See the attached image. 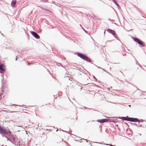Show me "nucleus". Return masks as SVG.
Wrapping results in <instances>:
<instances>
[{"label":"nucleus","mask_w":146,"mask_h":146,"mask_svg":"<svg viewBox=\"0 0 146 146\" xmlns=\"http://www.w3.org/2000/svg\"><path fill=\"white\" fill-rule=\"evenodd\" d=\"M103 69V70H104V71H106L105 70H104V69Z\"/></svg>","instance_id":"nucleus-31"},{"label":"nucleus","mask_w":146,"mask_h":146,"mask_svg":"<svg viewBox=\"0 0 146 146\" xmlns=\"http://www.w3.org/2000/svg\"><path fill=\"white\" fill-rule=\"evenodd\" d=\"M103 116L104 117H106L107 118H109V117H106V116H104V115H103Z\"/></svg>","instance_id":"nucleus-26"},{"label":"nucleus","mask_w":146,"mask_h":146,"mask_svg":"<svg viewBox=\"0 0 146 146\" xmlns=\"http://www.w3.org/2000/svg\"><path fill=\"white\" fill-rule=\"evenodd\" d=\"M1 35L3 36V34H1Z\"/></svg>","instance_id":"nucleus-30"},{"label":"nucleus","mask_w":146,"mask_h":146,"mask_svg":"<svg viewBox=\"0 0 146 146\" xmlns=\"http://www.w3.org/2000/svg\"><path fill=\"white\" fill-rule=\"evenodd\" d=\"M5 82L3 78L1 80L2 86H3L5 84Z\"/></svg>","instance_id":"nucleus-12"},{"label":"nucleus","mask_w":146,"mask_h":146,"mask_svg":"<svg viewBox=\"0 0 146 146\" xmlns=\"http://www.w3.org/2000/svg\"><path fill=\"white\" fill-rule=\"evenodd\" d=\"M41 8L43 10H45V11H48V10L46 9L45 8H44L42 7H41Z\"/></svg>","instance_id":"nucleus-15"},{"label":"nucleus","mask_w":146,"mask_h":146,"mask_svg":"<svg viewBox=\"0 0 146 146\" xmlns=\"http://www.w3.org/2000/svg\"><path fill=\"white\" fill-rule=\"evenodd\" d=\"M133 40L137 43L139 45H141L142 47H144L145 45L144 44L143 42L138 38L133 37Z\"/></svg>","instance_id":"nucleus-1"},{"label":"nucleus","mask_w":146,"mask_h":146,"mask_svg":"<svg viewBox=\"0 0 146 146\" xmlns=\"http://www.w3.org/2000/svg\"><path fill=\"white\" fill-rule=\"evenodd\" d=\"M40 1L43 2H47L48 0H40Z\"/></svg>","instance_id":"nucleus-16"},{"label":"nucleus","mask_w":146,"mask_h":146,"mask_svg":"<svg viewBox=\"0 0 146 146\" xmlns=\"http://www.w3.org/2000/svg\"><path fill=\"white\" fill-rule=\"evenodd\" d=\"M110 121L115 122L117 121V119H110Z\"/></svg>","instance_id":"nucleus-13"},{"label":"nucleus","mask_w":146,"mask_h":146,"mask_svg":"<svg viewBox=\"0 0 146 146\" xmlns=\"http://www.w3.org/2000/svg\"><path fill=\"white\" fill-rule=\"evenodd\" d=\"M112 118H116V119H137L136 118L129 117L128 116L127 117H114Z\"/></svg>","instance_id":"nucleus-7"},{"label":"nucleus","mask_w":146,"mask_h":146,"mask_svg":"<svg viewBox=\"0 0 146 146\" xmlns=\"http://www.w3.org/2000/svg\"><path fill=\"white\" fill-rule=\"evenodd\" d=\"M105 31H104V34L105 33Z\"/></svg>","instance_id":"nucleus-34"},{"label":"nucleus","mask_w":146,"mask_h":146,"mask_svg":"<svg viewBox=\"0 0 146 146\" xmlns=\"http://www.w3.org/2000/svg\"><path fill=\"white\" fill-rule=\"evenodd\" d=\"M80 26L81 27V25L80 24Z\"/></svg>","instance_id":"nucleus-32"},{"label":"nucleus","mask_w":146,"mask_h":146,"mask_svg":"<svg viewBox=\"0 0 146 146\" xmlns=\"http://www.w3.org/2000/svg\"><path fill=\"white\" fill-rule=\"evenodd\" d=\"M77 54L78 57H80L82 59H83V60L85 59V57L86 56L84 54H82L80 53L79 52H77Z\"/></svg>","instance_id":"nucleus-6"},{"label":"nucleus","mask_w":146,"mask_h":146,"mask_svg":"<svg viewBox=\"0 0 146 146\" xmlns=\"http://www.w3.org/2000/svg\"><path fill=\"white\" fill-rule=\"evenodd\" d=\"M96 66H97L96 65ZM97 67L98 68H101L100 67H99L98 66H97Z\"/></svg>","instance_id":"nucleus-21"},{"label":"nucleus","mask_w":146,"mask_h":146,"mask_svg":"<svg viewBox=\"0 0 146 146\" xmlns=\"http://www.w3.org/2000/svg\"><path fill=\"white\" fill-rule=\"evenodd\" d=\"M93 77L95 80H97V79L94 76H93Z\"/></svg>","instance_id":"nucleus-19"},{"label":"nucleus","mask_w":146,"mask_h":146,"mask_svg":"<svg viewBox=\"0 0 146 146\" xmlns=\"http://www.w3.org/2000/svg\"><path fill=\"white\" fill-rule=\"evenodd\" d=\"M16 59H15V60H16H16H17V56H16Z\"/></svg>","instance_id":"nucleus-25"},{"label":"nucleus","mask_w":146,"mask_h":146,"mask_svg":"<svg viewBox=\"0 0 146 146\" xmlns=\"http://www.w3.org/2000/svg\"><path fill=\"white\" fill-rule=\"evenodd\" d=\"M109 119H99L97 120L96 121H97L100 123H103L107 122Z\"/></svg>","instance_id":"nucleus-8"},{"label":"nucleus","mask_w":146,"mask_h":146,"mask_svg":"<svg viewBox=\"0 0 146 146\" xmlns=\"http://www.w3.org/2000/svg\"><path fill=\"white\" fill-rule=\"evenodd\" d=\"M68 80H70V79L69 78H68Z\"/></svg>","instance_id":"nucleus-33"},{"label":"nucleus","mask_w":146,"mask_h":146,"mask_svg":"<svg viewBox=\"0 0 146 146\" xmlns=\"http://www.w3.org/2000/svg\"><path fill=\"white\" fill-rule=\"evenodd\" d=\"M96 66H97L96 65ZM97 67L98 68H101L100 67H99L98 66H97Z\"/></svg>","instance_id":"nucleus-22"},{"label":"nucleus","mask_w":146,"mask_h":146,"mask_svg":"<svg viewBox=\"0 0 146 146\" xmlns=\"http://www.w3.org/2000/svg\"><path fill=\"white\" fill-rule=\"evenodd\" d=\"M6 49H7V47H6Z\"/></svg>","instance_id":"nucleus-35"},{"label":"nucleus","mask_w":146,"mask_h":146,"mask_svg":"<svg viewBox=\"0 0 146 146\" xmlns=\"http://www.w3.org/2000/svg\"><path fill=\"white\" fill-rule=\"evenodd\" d=\"M84 108H85L86 107H84Z\"/></svg>","instance_id":"nucleus-36"},{"label":"nucleus","mask_w":146,"mask_h":146,"mask_svg":"<svg viewBox=\"0 0 146 146\" xmlns=\"http://www.w3.org/2000/svg\"><path fill=\"white\" fill-rule=\"evenodd\" d=\"M128 121L131 122H137L139 121L138 119H124Z\"/></svg>","instance_id":"nucleus-10"},{"label":"nucleus","mask_w":146,"mask_h":146,"mask_svg":"<svg viewBox=\"0 0 146 146\" xmlns=\"http://www.w3.org/2000/svg\"><path fill=\"white\" fill-rule=\"evenodd\" d=\"M0 33H1V31H0Z\"/></svg>","instance_id":"nucleus-37"},{"label":"nucleus","mask_w":146,"mask_h":146,"mask_svg":"<svg viewBox=\"0 0 146 146\" xmlns=\"http://www.w3.org/2000/svg\"><path fill=\"white\" fill-rule=\"evenodd\" d=\"M129 107H131V105H129Z\"/></svg>","instance_id":"nucleus-29"},{"label":"nucleus","mask_w":146,"mask_h":146,"mask_svg":"<svg viewBox=\"0 0 146 146\" xmlns=\"http://www.w3.org/2000/svg\"><path fill=\"white\" fill-rule=\"evenodd\" d=\"M0 132L3 133H8L9 131L5 129L3 127H0Z\"/></svg>","instance_id":"nucleus-5"},{"label":"nucleus","mask_w":146,"mask_h":146,"mask_svg":"<svg viewBox=\"0 0 146 146\" xmlns=\"http://www.w3.org/2000/svg\"><path fill=\"white\" fill-rule=\"evenodd\" d=\"M84 60L89 62H91V60L90 59V58H89V57L86 56L85 57V59H84Z\"/></svg>","instance_id":"nucleus-11"},{"label":"nucleus","mask_w":146,"mask_h":146,"mask_svg":"<svg viewBox=\"0 0 146 146\" xmlns=\"http://www.w3.org/2000/svg\"><path fill=\"white\" fill-rule=\"evenodd\" d=\"M32 35L36 38L39 39L40 38L39 36L35 32L33 31L30 32Z\"/></svg>","instance_id":"nucleus-4"},{"label":"nucleus","mask_w":146,"mask_h":146,"mask_svg":"<svg viewBox=\"0 0 146 146\" xmlns=\"http://www.w3.org/2000/svg\"><path fill=\"white\" fill-rule=\"evenodd\" d=\"M114 80L115 81H116V82H119L118 81H120L121 82H122V81L119 80L118 78H114Z\"/></svg>","instance_id":"nucleus-14"},{"label":"nucleus","mask_w":146,"mask_h":146,"mask_svg":"<svg viewBox=\"0 0 146 146\" xmlns=\"http://www.w3.org/2000/svg\"><path fill=\"white\" fill-rule=\"evenodd\" d=\"M5 71V66L3 64H1L0 65V72L3 74Z\"/></svg>","instance_id":"nucleus-3"},{"label":"nucleus","mask_w":146,"mask_h":146,"mask_svg":"<svg viewBox=\"0 0 146 146\" xmlns=\"http://www.w3.org/2000/svg\"><path fill=\"white\" fill-rule=\"evenodd\" d=\"M124 81H126V82H127V81H126V80L125 79ZM127 83H128L130 84V83H129V82H127Z\"/></svg>","instance_id":"nucleus-24"},{"label":"nucleus","mask_w":146,"mask_h":146,"mask_svg":"<svg viewBox=\"0 0 146 146\" xmlns=\"http://www.w3.org/2000/svg\"><path fill=\"white\" fill-rule=\"evenodd\" d=\"M114 3L116 4V5L117 6L118 5V4L117 3L116 1H115V2Z\"/></svg>","instance_id":"nucleus-20"},{"label":"nucleus","mask_w":146,"mask_h":146,"mask_svg":"<svg viewBox=\"0 0 146 146\" xmlns=\"http://www.w3.org/2000/svg\"><path fill=\"white\" fill-rule=\"evenodd\" d=\"M112 1H113V2L114 3L115 2V1H115V0H112Z\"/></svg>","instance_id":"nucleus-23"},{"label":"nucleus","mask_w":146,"mask_h":146,"mask_svg":"<svg viewBox=\"0 0 146 146\" xmlns=\"http://www.w3.org/2000/svg\"><path fill=\"white\" fill-rule=\"evenodd\" d=\"M17 3L16 0H13L11 2V6L13 7H14Z\"/></svg>","instance_id":"nucleus-9"},{"label":"nucleus","mask_w":146,"mask_h":146,"mask_svg":"<svg viewBox=\"0 0 146 146\" xmlns=\"http://www.w3.org/2000/svg\"><path fill=\"white\" fill-rule=\"evenodd\" d=\"M82 29H83V30L85 31V33H87L88 32H87L86 31V30H85L84 29V28H83L82 27Z\"/></svg>","instance_id":"nucleus-17"},{"label":"nucleus","mask_w":146,"mask_h":146,"mask_svg":"<svg viewBox=\"0 0 146 146\" xmlns=\"http://www.w3.org/2000/svg\"><path fill=\"white\" fill-rule=\"evenodd\" d=\"M107 31L108 33L112 34L115 38L117 39V40H119L121 43V42L120 40L118 38V36L116 34V33L115 31L110 29H108L107 30Z\"/></svg>","instance_id":"nucleus-2"},{"label":"nucleus","mask_w":146,"mask_h":146,"mask_svg":"<svg viewBox=\"0 0 146 146\" xmlns=\"http://www.w3.org/2000/svg\"><path fill=\"white\" fill-rule=\"evenodd\" d=\"M117 6V7L118 9L119 10L120 9V6L118 4Z\"/></svg>","instance_id":"nucleus-18"},{"label":"nucleus","mask_w":146,"mask_h":146,"mask_svg":"<svg viewBox=\"0 0 146 146\" xmlns=\"http://www.w3.org/2000/svg\"><path fill=\"white\" fill-rule=\"evenodd\" d=\"M27 64H28V65H30V63H28Z\"/></svg>","instance_id":"nucleus-27"},{"label":"nucleus","mask_w":146,"mask_h":146,"mask_svg":"<svg viewBox=\"0 0 146 146\" xmlns=\"http://www.w3.org/2000/svg\"><path fill=\"white\" fill-rule=\"evenodd\" d=\"M108 145H110L109 144H108ZM110 145L111 146H113L112 145Z\"/></svg>","instance_id":"nucleus-28"}]
</instances>
